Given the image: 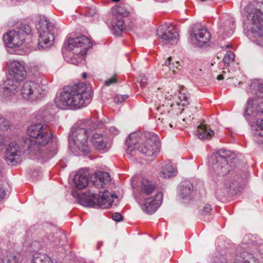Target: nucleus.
<instances>
[{"label":"nucleus","mask_w":263,"mask_h":263,"mask_svg":"<svg viewBox=\"0 0 263 263\" xmlns=\"http://www.w3.org/2000/svg\"><path fill=\"white\" fill-rule=\"evenodd\" d=\"M27 134L31 138L23 139L24 148L34 159L46 161L53 157L57 153V147L46 151L44 147L52 139V134L47 125L41 123L31 125L28 128Z\"/></svg>","instance_id":"obj_1"},{"label":"nucleus","mask_w":263,"mask_h":263,"mask_svg":"<svg viewBox=\"0 0 263 263\" xmlns=\"http://www.w3.org/2000/svg\"><path fill=\"white\" fill-rule=\"evenodd\" d=\"M91 97L86 85L80 83L64 87L55 103L61 109H77L86 106Z\"/></svg>","instance_id":"obj_2"},{"label":"nucleus","mask_w":263,"mask_h":263,"mask_svg":"<svg viewBox=\"0 0 263 263\" xmlns=\"http://www.w3.org/2000/svg\"><path fill=\"white\" fill-rule=\"evenodd\" d=\"M263 2H254L247 6L243 13V27L249 31L252 42L263 49Z\"/></svg>","instance_id":"obj_3"},{"label":"nucleus","mask_w":263,"mask_h":263,"mask_svg":"<svg viewBox=\"0 0 263 263\" xmlns=\"http://www.w3.org/2000/svg\"><path fill=\"white\" fill-rule=\"evenodd\" d=\"M145 138V140L142 141L138 133H131L126 140L127 154L130 155L137 149L144 155L151 157L152 159L155 158L160 148L159 137L155 134L148 133Z\"/></svg>","instance_id":"obj_4"},{"label":"nucleus","mask_w":263,"mask_h":263,"mask_svg":"<svg viewBox=\"0 0 263 263\" xmlns=\"http://www.w3.org/2000/svg\"><path fill=\"white\" fill-rule=\"evenodd\" d=\"M104 125L102 120L96 123L90 120L79 121L71 128L68 135L70 146H75L84 154L89 152L87 138L89 133L93 129L101 128Z\"/></svg>","instance_id":"obj_5"},{"label":"nucleus","mask_w":263,"mask_h":263,"mask_svg":"<svg viewBox=\"0 0 263 263\" xmlns=\"http://www.w3.org/2000/svg\"><path fill=\"white\" fill-rule=\"evenodd\" d=\"M8 65V76L3 87V96L8 98L17 91L18 84L23 81L26 75L24 65L17 61H10Z\"/></svg>","instance_id":"obj_6"},{"label":"nucleus","mask_w":263,"mask_h":263,"mask_svg":"<svg viewBox=\"0 0 263 263\" xmlns=\"http://www.w3.org/2000/svg\"><path fill=\"white\" fill-rule=\"evenodd\" d=\"M90 39L85 35H81L73 39H69L65 42L64 48L66 50L72 51L76 56H69L66 61L72 64L77 65L79 63L77 57L79 54L82 55L86 54L88 50L92 47Z\"/></svg>","instance_id":"obj_7"},{"label":"nucleus","mask_w":263,"mask_h":263,"mask_svg":"<svg viewBox=\"0 0 263 263\" xmlns=\"http://www.w3.org/2000/svg\"><path fill=\"white\" fill-rule=\"evenodd\" d=\"M245 178L239 174L233 173L224 178L216 191L217 198L223 197L229 193L233 194L239 192L245 185Z\"/></svg>","instance_id":"obj_8"},{"label":"nucleus","mask_w":263,"mask_h":263,"mask_svg":"<svg viewBox=\"0 0 263 263\" xmlns=\"http://www.w3.org/2000/svg\"><path fill=\"white\" fill-rule=\"evenodd\" d=\"M114 198L117 197L108 191H105L100 197H98L97 194L88 192L82 195L80 201L81 204L85 206L97 205L101 209H108L112 206Z\"/></svg>","instance_id":"obj_9"},{"label":"nucleus","mask_w":263,"mask_h":263,"mask_svg":"<svg viewBox=\"0 0 263 263\" xmlns=\"http://www.w3.org/2000/svg\"><path fill=\"white\" fill-rule=\"evenodd\" d=\"M36 28L39 33V47L44 49L51 46L54 40V25L44 16L36 24Z\"/></svg>","instance_id":"obj_10"},{"label":"nucleus","mask_w":263,"mask_h":263,"mask_svg":"<svg viewBox=\"0 0 263 263\" xmlns=\"http://www.w3.org/2000/svg\"><path fill=\"white\" fill-rule=\"evenodd\" d=\"M157 110L161 114V117L156 121L158 126L160 128H181L180 124L184 125L185 119L179 118L178 114L174 111L165 110V106L163 105L157 107Z\"/></svg>","instance_id":"obj_11"},{"label":"nucleus","mask_w":263,"mask_h":263,"mask_svg":"<svg viewBox=\"0 0 263 263\" xmlns=\"http://www.w3.org/2000/svg\"><path fill=\"white\" fill-rule=\"evenodd\" d=\"M21 95L28 100L40 99L46 94V87L32 81L23 83L21 88Z\"/></svg>","instance_id":"obj_12"},{"label":"nucleus","mask_w":263,"mask_h":263,"mask_svg":"<svg viewBox=\"0 0 263 263\" xmlns=\"http://www.w3.org/2000/svg\"><path fill=\"white\" fill-rule=\"evenodd\" d=\"M27 148H24V144L23 148L15 142L10 143L6 148L4 155V160L6 163L11 166L16 165L22 161L21 156L23 153H27L29 154V151Z\"/></svg>","instance_id":"obj_13"},{"label":"nucleus","mask_w":263,"mask_h":263,"mask_svg":"<svg viewBox=\"0 0 263 263\" xmlns=\"http://www.w3.org/2000/svg\"><path fill=\"white\" fill-rule=\"evenodd\" d=\"M190 34L193 44L199 47H202L206 44L211 38L210 33L200 24L193 25Z\"/></svg>","instance_id":"obj_14"},{"label":"nucleus","mask_w":263,"mask_h":263,"mask_svg":"<svg viewBox=\"0 0 263 263\" xmlns=\"http://www.w3.org/2000/svg\"><path fill=\"white\" fill-rule=\"evenodd\" d=\"M113 15L112 20L110 23L112 33L117 36H120L122 31L125 28V25L123 18L127 16L128 12L121 7H116L112 9Z\"/></svg>","instance_id":"obj_15"},{"label":"nucleus","mask_w":263,"mask_h":263,"mask_svg":"<svg viewBox=\"0 0 263 263\" xmlns=\"http://www.w3.org/2000/svg\"><path fill=\"white\" fill-rule=\"evenodd\" d=\"M137 201L145 213L152 214L161 205L162 201V194L156 193L155 195L143 198L141 200Z\"/></svg>","instance_id":"obj_16"},{"label":"nucleus","mask_w":263,"mask_h":263,"mask_svg":"<svg viewBox=\"0 0 263 263\" xmlns=\"http://www.w3.org/2000/svg\"><path fill=\"white\" fill-rule=\"evenodd\" d=\"M137 200H141V198L155 195L156 193H160L156 190V185L147 179L143 180L140 185L134 187L133 185Z\"/></svg>","instance_id":"obj_17"},{"label":"nucleus","mask_w":263,"mask_h":263,"mask_svg":"<svg viewBox=\"0 0 263 263\" xmlns=\"http://www.w3.org/2000/svg\"><path fill=\"white\" fill-rule=\"evenodd\" d=\"M3 40L7 47L12 48L22 45L25 37L20 31L11 30L3 35Z\"/></svg>","instance_id":"obj_18"},{"label":"nucleus","mask_w":263,"mask_h":263,"mask_svg":"<svg viewBox=\"0 0 263 263\" xmlns=\"http://www.w3.org/2000/svg\"><path fill=\"white\" fill-rule=\"evenodd\" d=\"M193 184L189 181L182 182L178 188V196L182 202L187 203L193 198Z\"/></svg>","instance_id":"obj_19"},{"label":"nucleus","mask_w":263,"mask_h":263,"mask_svg":"<svg viewBox=\"0 0 263 263\" xmlns=\"http://www.w3.org/2000/svg\"><path fill=\"white\" fill-rule=\"evenodd\" d=\"M157 33L163 42L171 44L176 42L178 36L177 33L174 30L173 28L167 24L159 27L157 30Z\"/></svg>","instance_id":"obj_20"},{"label":"nucleus","mask_w":263,"mask_h":263,"mask_svg":"<svg viewBox=\"0 0 263 263\" xmlns=\"http://www.w3.org/2000/svg\"><path fill=\"white\" fill-rule=\"evenodd\" d=\"M210 163V170L214 177H222L230 171L228 161L211 159Z\"/></svg>","instance_id":"obj_21"},{"label":"nucleus","mask_w":263,"mask_h":263,"mask_svg":"<svg viewBox=\"0 0 263 263\" xmlns=\"http://www.w3.org/2000/svg\"><path fill=\"white\" fill-rule=\"evenodd\" d=\"M89 181V176L88 173L83 170H81L76 174L73 178L74 185L79 190L85 189L88 185Z\"/></svg>","instance_id":"obj_22"},{"label":"nucleus","mask_w":263,"mask_h":263,"mask_svg":"<svg viewBox=\"0 0 263 263\" xmlns=\"http://www.w3.org/2000/svg\"><path fill=\"white\" fill-rule=\"evenodd\" d=\"M252 134L254 135V141L261 149V146L256 139H263V119H258L256 122L251 125Z\"/></svg>","instance_id":"obj_23"},{"label":"nucleus","mask_w":263,"mask_h":263,"mask_svg":"<svg viewBox=\"0 0 263 263\" xmlns=\"http://www.w3.org/2000/svg\"><path fill=\"white\" fill-rule=\"evenodd\" d=\"M95 180L92 181L93 185L97 188H102L104 185L108 183L110 181V177L108 173L104 172H99L96 174Z\"/></svg>","instance_id":"obj_24"},{"label":"nucleus","mask_w":263,"mask_h":263,"mask_svg":"<svg viewBox=\"0 0 263 263\" xmlns=\"http://www.w3.org/2000/svg\"><path fill=\"white\" fill-rule=\"evenodd\" d=\"M253 100L250 98L248 99L246 104L243 116L245 119L248 122L251 121L257 116V114L259 113L260 111L255 110L254 108Z\"/></svg>","instance_id":"obj_25"},{"label":"nucleus","mask_w":263,"mask_h":263,"mask_svg":"<svg viewBox=\"0 0 263 263\" xmlns=\"http://www.w3.org/2000/svg\"><path fill=\"white\" fill-rule=\"evenodd\" d=\"M195 134L200 140L210 139L214 135V132L209 126L201 124L198 126Z\"/></svg>","instance_id":"obj_26"},{"label":"nucleus","mask_w":263,"mask_h":263,"mask_svg":"<svg viewBox=\"0 0 263 263\" xmlns=\"http://www.w3.org/2000/svg\"><path fill=\"white\" fill-rule=\"evenodd\" d=\"M172 59L171 57L167 58L164 64L162 65L163 69L162 70L164 72H168L166 73L167 77H171L173 74H174L178 68V66H179V62L176 61V65L174 62H172Z\"/></svg>","instance_id":"obj_27"},{"label":"nucleus","mask_w":263,"mask_h":263,"mask_svg":"<svg viewBox=\"0 0 263 263\" xmlns=\"http://www.w3.org/2000/svg\"><path fill=\"white\" fill-rule=\"evenodd\" d=\"M234 263H258V260L252 254L247 252H242Z\"/></svg>","instance_id":"obj_28"},{"label":"nucleus","mask_w":263,"mask_h":263,"mask_svg":"<svg viewBox=\"0 0 263 263\" xmlns=\"http://www.w3.org/2000/svg\"><path fill=\"white\" fill-rule=\"evenodd\" d=\"M91 142L93 145L99 150H104L106 148L105 138L101 134H93L92 137Z\"/></svg>","instance_id":"obj_29"},{"label":"nucleus","mask_w":263,"mask_h":263,"mask_svg":"<svg viewBox=\"0 0 263 263\" xmlns=\"http://www.w3.org/2000/svg\"><path fill=\"white\" fill-rule=\"evenodd\" d=\"M231 152L229 151L220 149L216 153L213 154L211 159L219 160L221 161H228V159L231 156Z\"/></svg>","instance_id":"obj_30"},{"label":"nucleus","mask_w":263,"mask_h":263,"mask_svg":"<svg viewBox=\"0 0 263 263\" xmlns=\"http://www.w3.org/2000/svg\"><path fill=\"white\" fill-rule=\"evenodd\" d=\"M176 174V172L173 166L167 164L162 168L160 173V176L163 178H169L175 176Z\"/></svg>","instance_id":"obj_31"},{"label":"nucleus","mask_w":263,"mask_h":263,"mask_svg":"<svg viewBox=\"0 0 263 263\" xmlns=\"http://www.w3.org/2000/svg\"><path fill=\"white\" fill-rule=\"evenodd\" d=\"M32 263H52V260L44 254L35 253L33 255Z\"/></svg>","instance_id":"obj_32"},{"label":"nucleus","mask_w":263,"mask_h":263,"mask_svg":"<svg viewBox=\"0 0 263 263\" xmlns=\"http://www.w3.org/2000/svg\"><path fill=\"white\" fill-rule=\"evenodd\" d=\"M252 93L258 98H263V83L253 82L251 85Z\"/></svg>","instance_id":"obj_33"},{"label":"nucleus","mask_w":263,"mask_h":263,"mask_svg":"<svg viewBox=\"0 0 263 263\" xmlns=\"http://www.w3.org/2000/svg\"><path fill=\"white\" fill-rule=\"evenodd\" d=\"M234 28V20L232 18H230L227 21L223 28L220 29V31H228V32L226 33V35L227 36H230L233 33Z\"/></svg>","instance_id":"obj_34"},{"label":"nucleus","mask_w":263,"mask_h":263,"mask_svg":"<svg viewBox=\"0 0 263 263\" xmlns=\"http://www.w3.org/2000/svg\"><path fill=\"white\" fill-rule=\"evenodd\" d=\"M234 53L232 51H229L227 52L226 54L224 56L223 61L224 63V64L229 65L230 63L234 62Z\"/></svg>","instance_id":"obj_35"},{"label":"nucleus","mask_w":263,"mask_h":263,"mask_svg":"<svg viewBox=\"0 0 263 263\" xmlns=\"http://www.w3.org/2000/svg\"><path fill=\"white\" fill-rule=\"evenodd\" d=\"M147 80L145 74L141 73L139 75L137 82L140 84L141 87H144L147 84Z\"/></svg>","instance_id":"obj_36"},{"label":"nucleus","mask_w":263,"mask_h":263,"mask_svg":"<svg viewBox=\"0 0 263 263\" xmlns=\"http://www.w3.org/2000/svg\"><path fill=\"white\" fill-rule=\"evenodd\" d=\"M9 122L3 117L0 118V130H7L9 128Z\"/></svg>","instance_id":"obj_37"},{"label":"nucleus","mask_w":263,"mask_h":263,"mask_svg":"<svg viewBox=\"0 0 263 263\" xmlns=\"http://www.w3.org/2000/svg\"><path fill=\"white\" fill-rule=\"evenodd\" d=\"M23 34V33H25L26 34H29L31 32V29L30 27L27 24H21L20 28V30L18 31Z\"/></svg>","instance_id":"obj_38"},{"label":"nucleus","mask_w":263,"mask_h":263,"mask_svg":"<svg viewBox=\"0 0 263 263\" xmlns=\"http://www.w3.org/2000/svg\"><path fill=\"white\" fill-rule=\"evenodd\" d=\"M128 96L127 95H117L114 99L115 102L117 104L122 103L124 102Z\"/></svg>","instance_id":"obj_39"},{"label":"nucleus","mask_w":263,"mask_h":263,"mask_svg":"<svg viewBox=\"0 0 263 263\" xmlns=\"http://www.w3.org/2000/svg\"><path fill=\"white\" fill-rule=\"evenodd\" d=\"M212 211L211 206L209 204H206L201 210V213L202 215H209Z\"/></svg>","instance_id":"obj_40"},{"label":"nucleus","mask_w":263,"mask_h":263,"mask_svg":"<svg viewBox=\"0 0 263 263\" xmlns=\"http://www.w3.org/2000/svg\"><path fill=\"white\" fill-rule=\"evenodd\" d=\"M112 219L117 222L121 221L123 220V216L119 213H115L112 215Z\"/></svg>","instance_id":"obj_41"},{"label":"nucleus","mask_w":263,"mask_h":263,"mask_svg":"<svg viewBox=\"0 0 263 263\" xmlns=\"http://www.w3.org/2000/svg\"><path fill=\"white\" fill-rule=\"evenodd\" d=\"M117 82L116 78L115 77H111L108 80H106L105 82V85L106 86H109L110 85L115 84Z\"/></svg>","instance_id":"obj_42"},{"label":"nucleus","mask_w":263,"mask_h":263,"mask_svg":"<svg viewBox=\"0 0 263 263\" xmlns=\"http://www.w3.org/2000/svg\"><path fill=\"white\" fill-rule=\"evenodd\" d=\"M180 99L181 101V104L183 106H185L189 104V101L187 100V98L184 94H182V96L180 97Z\"/></svg>","instance_id":"obj_43"},{"label":"nucleus","mask_w":263,"mask_h":263,"mask_svg":"<svg viewBox=\"0 0 263 263\" xmlns=\"http://www.w3.org/2000/svg\"><path fill=\"white\" fill-rule=\"evenodd\" d=\"M6 143V141L5 137L3 135H0V151L3 148Z\"/></svg>","instance_id":"obj_44"},{"label":"nucleus","mask_w":263,"mask_h":263,"mask_svg":"<svg viewBox=\"0 0 263 263\" xmlns=\"http://www.w3.org/2000/svg\"><path fill=\"white\" fill-rule=\"evenodd\" d=\"M6 193L5 190L0 184V201H2L5 197Z\"/></svg>","instance_id":"obj_45"},{"label":"nucleus","mask_w":263,"mask_h":263,"mask_svg":"<svg viewBox=\"0 0 263 263\" xmlns=\"http://www.w3.org/2000/svg\"><path fill=\"white\" fill-rule=\"evenodd\" d=\"M109 130L110 133L113 134L114 135H118L119 132V130L116 127L114 126L110 127V128L109 129Z\"/></svg>","instance_id":"obj_46"},{"label":"nucleus","mask_w":263,"mask_h":263,"mask_svg":"<svg viewBox=\"0 0 263 263\" xmlns=\"http://www.w3.org/2000/svg\"><path fill=\"white\" fill-rule=\"evenodd\" d=\"M256 141L259 143V145L261 146V149L263 151V139H256Z\"/></svg>","instance_id":"obj_47"},{"label":"nucleus","mask_w":263,"mask_h":263,"mask_svg":"<svg viewBox=\"0 0 263 263\" xmlns=\"http://www.w3.org/2000/svg\"><path fill=\"white\" fill-rule=\"evenodd\" d=\"M224 79V77L222 74H219L217 77V80H221Z\"/></svg>","instance_id":"obj_48"},{"label":"nucleus","mask_w":263,"mask_h":263,"mask_svg":"<svg viewBox=\"0 0 263 263\" xmlns=\"http://www.w3.org/2000/svg\"><path fill=\"white\" fill-rule=\"evenodd\" d=\"M145 100L146 103H149L152 102V100L149 99L148 97H147V98H145Z\"/></svg>","instance_id":"obj_49"},{"label":"nucleus","mask_w":263,"mask_h":263,"mask_svg":"<svg viewBox=\"0 0 263 263\" xmlns=\"http://www.w3.org/2000/svg\"><path fill=\"white\" fill-rule=\"evenodd\" d=\"M82 77L84 79L86 78L87 77V73L86 72H83L82 73Z\"/></svg>","instance_id":"obj_50"},{"label":"nucleus","mask_w":263,"mask_h":263,"mask_svg":"<svg viewBox=\"0 0 263 263\" xmlns=\"http://www.w3.org/2000/svg\"><path fill=\"white\" fill-rule=\"evenodd\" d=\"M101 245H102V242H99L98 245V249H99V246H101Z\"/></svg>","instance_id":"obj_51"},{"label":"nucleus","mask_w":263,"mask_h":263,"mask_svg":"<svg viewBox=\"0 0 263 263\" xmlns=\"http://www.w3.org/2000/svg\"><path fill=\"white\" fill-rule=\"evenodd\" d=\"M214 263H220V262H218V261H217V260H214ZM220 263H222V262H220Z\"/></svg>","instance_id":"obj_52"},{"label":"nucleus","mask_w":263,"mask_h":263,"mask_svg":"<svg viewBox=\"0 0 263 263\" xmlns=\"http://www.w3.org/2000/svg\"><path fill=\"white\" fill-rule=\"evenodd\" d=\"M93 14H95V12L91 13V15H92Z\"/></svg>","instance_id":"obj_53"}]
</instances>
